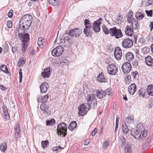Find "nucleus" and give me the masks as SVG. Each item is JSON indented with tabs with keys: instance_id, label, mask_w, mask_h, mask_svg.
Here are the masks:
<instances>
[{
	"instance_id": "f257e3e1",
	"label": "nucleus",
	"mask_w": 153,
	"mask_h": 153,
	"mask_svg": "<svg viewBox=\"0 0 153 153\" xmlns=\"http://www.w3.org/2000/svg\"><path fill=\"white\" fill-rule=\"evenodd\" d=\"M32 21V16L28 14L22 16L20 19L19 25L20 28L24 31H26L30 27Z\"/></svg>"
},
{
	"instance_id": "f03ea898",
	"label": "nucleus",
	"mask_w": 153,
	"mask_h": 153,
	"mask_svg": "<svg viewBox=\"0 0 153 153\" xmlns=\"http://www.w3.org/2000/svg\"><path fill=\"white\" fill-rule=\"evenodd\" d=\"M87 104L89 108H95L97 105V100L94 94H90L88 95L87 98Z\"/></svg>"
},
{
	"instance_id": "7ed1b4c3",
	"label": "nucleus",
	"mask_w": 153,
	"mask_h": 153,
	"mask_svg": "<svg viewBox=\"0 0 153 153\" xmlns=\"http://www.w3.org/2000/svg\"><path fill=\"white\" fill-rule=\"evenodd\" d=\"M67 125L65 123H61L58 125L57 132L58 135L63 134L65 136L67 134Z\"/></svg>"
},
{
	"instance_id": "20e7f679",
	"label": "nucleus",
	"mask_w": 153,
	"mask_h": 153,
	"mask_svg": "<svg viewBox=\"0 0 153 153\" xmlns=\"http://www.w3.org/2000/svg\"><path fill=\"white\" fill-rule=\"evenodd\" d=\"M110 35L111 36L115 37L116 39H119L123 36L122 32L120 29H118L116 27H114L110 28Z\"/></svg>"
},
{
	"instance_id": "39448f33",
	"label": "nucleus",
	"mask_w": 153,
	"mask_h": 153,
	"mask_svg": "<svg viewBox=\"0 0 153 153\" xmlns=\"http://www.w3.org/2000/svg\"><path fill=\"white\" fill-rule=\"evenodd\" d=\"M84 22L85 27L84 29L83 32L87 36H88L92 29L91 24L90 23V21L88 19H85Z\"/></svg>"
},
{
	"instance_id": "423d86ee",
	"label": "nucleus",
	"mask_w": 153,
	"mask_h": 153,
	"mask_svg": "<svg viewBox=\"0 0 153 153\" xmlns=\"http://www.w3.org/2000/svg\"><path fill=\"white\" fill-rule=\"evenodd\" d=\"M63 52V48L61 46H57L53 49L51 52L52 55L54 56H58L61 55Z\"/></svg>"
},
{
	"instance_id": "0eeeda50",
	"label": "nucleus",
	"mask_w": 153,
	"mask_h": 153,
	"mask_svg": "<svg viewBox=\"0 0 153 153\" xmlns=\"http://www.w3.org/2000/svg\"><path fill=\"white\" fill-rule=\"evenodd\" d=\"M133 40L128 38L124 39L122 42V47L125 48H131L133 45Z\"/></svg>"
},
{
	"instance_id": "6e6552de",
	"label": "nucleus",
	"mask_w": 153,
	"mask_h": 153,
	"mask_svg": "<svg viewBox=\"0 0 153 153\" xmlns=\"http://www.w3.org/2000/svg\"><path fill=\"white\" fill-rule=\"evenodd\" d=\"M108 73L110 75H115L118 71L117 67L114 64H112L108 66L107 68Z\"/></svg>"
},
{
	"instance_id": "1a4fd4ad",
	"label": "nucleus",
	"mask_w": 153,
	"mask_h": 153,
	"mask_svg": "<svg viewBox=\"0 0 153 153\" xmlns=\"http://www.w3.org/2000/svg\"><path fill=\"white\" fill-rule=\"evenodd\" d=\"M89 108H87L86 105L82 104L79 107H78V109L79 111L78 114L79 116H83L85 114L89 109Z\"/></svg>"
},
{
	"instance_id": "9d476101",
	"label": "nucleus",
	"mask_w": 153,
	"mask_h": 153,
	"mask_svg": "<svg viewBox=\"0 0 153 153\" xmlns=\"http://www.w3.org/2000/svg\"><path fill=\"white\" fill-rule=\"evenodd\" d=\"M102 19L100 18L95 21L93 24L92 29L96 33L100 31V25L101 24Z\"/></svg>"
},
{
	"instance_id": "9b49d317",
	"label": "nucleus",
	"mask_w": 153,
	"mask_h": 153,
	"mask_svg": "<svg viewBox=\"0 0 153 153\" xmlns=\"http://www.w3.org/2000/svg\"><path fill=\"white\" fill-rule=\"evenodd\" d=\"M131 64L128 62L124 63L121 67L122 70L125 74H127L131 71Z\"/></svg>"
},
{
	"instance_id": "f8f14e48",
	"label": "nucleus",
	"mask_w": 153,
	"mask_h": 153,
	"mask_svg": "<svg viewBox=\"0 0 153 153\" xmlns=\"http://www.w3.org/2000/svg\"><path fill=\"white\" fill-rule=\"evenodd\" d=\"M82 30L78 28H75L70 31L69 35L72 37H77L79 36L82 33Z\"/></svg>"
},
{
	"instance_id": "ddd939ff",
	"label": "nucleus",
	"mask_w": 153,
	"mask_h": 153,
	"mask_svg": "<svg viewBox=\"0 0 153 153\" xmlns=\"http://www.w3.org/2000/svg\"><path fill=\"white\" fill-rule=\"evenodd\" d=\"M122 52L119 47H116L114 51V55L115 59L117 60H120L122 57Z\"/></svg>"
},
{
	"instance_id": "4468645a",
	"label": "nucleus",
	"mask_w": 153,
	"mask_h": 153,
	"mask_svg": "<svg viewBox=\"0 0 153 153\" xmlns=\"http://www.w3.org/2000/svg\"><path fill=\"white\" fill-rule=\"evenodd\" d=\"M19 37L23 43H27L30 39L29 35L27 33H19Z\"/></svg>"
},
{
	"instance_id": "2eb2a0df",
	"label": "nucleus",
	"mask_w": 153,
	"mask_h": 153,
	"mask_svg": "<svg viewBox=\"0 0 153 153\" xmlns=\"http://www.w3.org/2000/svg\"><path fill=\"white\" fill-rule=\"evenodd\" d=\"M41 92L42 93H45L48 88V84L45 82H43L40 85Z\"/></svg>"
},
{
	"instance_id": "dca6fc26",
	"label": "nucleus",
	"mask_w": 153,
	"mask_h": 153,
	"mask_svg": "<svg viewBox=\"0 0 153 153\" xmlns=\"http://www.w3.org/2000/svg\"><path fill=\"white\" fill-rule=\"evenodd\" d=\"M50 69L49 68H47L44 70V71L42 73V76L44 78H48L51 75Z\"/></svg>"
},
{
	"instance_id": "f3484780",
	"label": "nucleus",
	"mask_w": 153,
	"mask_h": 153,
	"mask_svg": "<svg viewBox=\"0 0 153 153\" xmlns=\"http://www.w3.org/2000/svg\"><path fill=\"white\" fill-rule=\"evenodd\" d=\"M129 93L131 95H133L134 94L136 90V86L135 84L133 83L131 84L128 88Z\"/></svg>"
},
{
	"instance_id": "a211bd4d",
	"label": "nucleus",
	"mask_w": 153,
	"mask_h": 153,
	"mask_svg": "<svg viewBox=\"0 0 153 153\" xmlns=\"http://www.w3.org/2000/svg\"><path fill=\"white\" fill-rule=\"evenodd\" d=\"M133 29L131 26H127L125 30L126 34L128 36H131L134 32Z\"/></svg>"
},
{
	"instance_id": "6ab92c4d",
	"label": "nucleus",
	"mask_w": 153,
	"mask_h": 153,
	"mask_svg": "<svg viewBox=\"0 0 153 153\" xmlns=\"http://www.w3.org/2000/svg\"><path fill=\"white\" fill-rule=\"evenodd\" d=\"M105 92L102 90H101V91L97 90L96 91V96L97 98L102 99L104 98L106 95V94Z\"/></svg>"
},
{
	"instance_id": "aec40b11",
	"label": "nucleus",
	"mask_w": 153,
	"mask_h": 153,
	"mask_svg": "<svg viewBox=\"0 0 153 153\" xmlns=\"http://www.w3.org/2000/svg\"><path fill=\"white\" fill-rule=\"evenodd\" d=\"M3 114L5 120H8L10 118L8 110L6 106L4 105L2 107Z\"/></svg>"
},
{
	"instance_id": "412c9836",
	"label": "nucleus",
	"mask_w": 153,
	"mask_h": 153,
	"mask_svg": "<svg viewBox=\"0 0 153 153\" xmlns=\"http://www.w3.org/2000/svg\"><path fill=\"white\" fill-rule=\"evenodd\" d=\"M40 108L43 113H44L46 114H48L47 111L48 110L49 107L47 105V104L44 103H42L40 105Z\"/></svg>"
},
{
	"instance_id": "4be33fe9",
	"label": "nucleus",
	"mask_w": 153,
	"mask_h": 153,
	"mask_svg": "<svg viewBox=\"0 0 153 153\" xmlns=\"http://www.w3.org/2000/svg\"><path fill=\"white\" fill-rule=\"evenodd\" d=\"M125 58L126 61L131 62L134 59V56L131 52H128L125 55Z\"/></svg>"
},
{
	"instance_id": "5701e85b",
	"label": "nucleus",
	"mask_w": 153,
	"mask_h": 153,
	"mask_svg": "<svg viewBox=\"0 0 153 153\" xmlns=\"http://www.w3.org/2000/svg\"><path fill=\"white\" fill-rule=\"evenodd\" d=\"M97 80L101 82H107V79L104 77V75L102 72L99 74L97 77Z\"/></svg>"
},
{
	"instance_id": "b1692460",
	"label": "nucleus",
	"mask_w": 153,
	"mask_h": 153,
	"mask_svg": "<svg viewBox=\"0 0 153 153\" xmlns=\"http://www.w3.org/2000/svg\"><path fill=\"white\" fill-rule=\"evenodd\" d=\"M145 62L149 66H152L153 64V59L150 56H148L145 58Z\"/></svg>"
},
{
	"instance_id": "393cba45",
	"label": "nucleus",
	"mask_w": 153,
	"mask_h": 153,
	"mask_svg": "<svg viewBox=\"0 0 153 153\" xmlns=\"http://www.w3.org/2000/svg\"><path fill=\"white\" fill-rule=\"evenodd\" d=\"M77 126L76 122L73 121L71 122L68 127V128L71 131H73L76 127Z\"/></svg>"
},
{
	"instance_id": "a878e982",
	"label": "nucleus",
	"mask_w": 153,
	"mask_h": 153,
	"mask_svg": "<svg viewBox=\"0 0 153 153\" xmlns=\"http://www.w3.org/2000/svg\"><path fill=\"white\" fill-rule=\"evenodd\" d=\"M130 22H131L132 25L131 27L133 29L135 30L137 29L138 23L137 21H136L134 18H132V20Z\"/></svg>"
},
{
	"instance_id": "bb28decb",
	"label": "nucleus",
	"mask_w": 153,
	"mask_h": 153,
	"mask_svg": "<svg viewBox=\"0 0 153 153\" xmlns=\"http://www.w3.org/2000/svg\"><path fill=\"white\" fill-rule=\"evenodd\" d=\"M122 130L125 134H127L128 132V129L125 122L122 123Z\"/></svg>"
},
{
	"instance_id": "cd10ccee",
	"label": "nucleus",
	"mask_w": 153,
	"mask_h": 153,
	"mask_svg": "<svg viewBox=\"0 0 153 153\" xmlns=\"http://www.w3.org/2000/svg\"><path fill=\"white\" fill-rule=\"evenodd\" d=\"M147 93L150 95L153 96V85H149L147 88Z\"/></svg>"
},
{
	"instance_id": "c85d7f7f",
	"label": "nucleus",
	"mask_w": 153,
	"mask_h": 153,
	"mask_svg": "<svg viewBox=\"0 0 153 153\" xmlns=\"http://www.w3.org/2000/svg\"><path fill=\"white\" fill-rule=\"evenodd\" d=\"M49 97L48 95L47 94L42 97H41V100L40 101L39 98H37V101L38 102L44 103L47 101Z\"/></svg>"
},
{
	"instance_id": "c756f323",
	"label": "nucleus",
	"mask_w": 153,
	"mask_h": 153,
	"mask_svg": "<svg viewBox=\"0 0 153 153\" xmlns=\"http://www.w3.org/2000/svg\"><path fill=\"white\" fill-rule=\"evenodd\" d=\"M124 153H132L131 149L129 144H127L126 145L124 149Z\"/></svg>"
},
{
	"instance_id": "7c9ffc66",
	"label": "nucleus",
	"mask_w": 153,
	"mask_h": 153,
	"mask_svg": "<svg viewBox=\"0 0 153 153\" xmlns=\"http://www.w3.org/2000/svg\"><path fill=\"white\" fill-rule=\"evenodd\" d=\"M50 4L53 6H57L59 2V0H48Z\"/></svg>"
},
{
	"instance_id": "2f4dec72",
	"label": "nucleus",
	"mask_w": 153,
	"mask_h": 153,
	"mask_svg": "<svg viewBox=\"0 0 153 153\" xmlns=\"http://www.w3.org/2000/svg\"><path fill=\"white\" fill-rule=\"evenodd\" d=\"M44 42V39L43 37H40L39 38L38 41V44L39 47L42 48L43 47V43Z\"/></svg>"
},
{
	"instance_id": "473e14b6",
	"label": "nucleus",
	"mask_w": 153,
	"mask_h": 153,
	"mask_svg": "<svg viewBox=\"0 0 153 153\" xmlns=\"http://www.w3.org/2000/svg\"><path fill=\"white\" fill-rule=\"evenodd\" d=\"M133 13L132 11H129L127 17V21L128 22H130L132 20V18H134L133 17Z\"/></svg>"
},
{
	"instance_id": "72a5a7b5",
	"label": "nucleus",
	"mask_w": 153,
	"mask_h": 153,
	"mask_svg": "<svg viewBox=\"0 0 153 153\" xmlns=\"http://www.w3.org/2000/svg\"><path fill=\"white\" fill-rule=\"evenodd\" d=\"M55 120L54 119H51L49 120L46 121V123L47 126H52L55 123Z\"/></svg>"
},
{
	"instance_id": "f704fd0d",
	"label": "nucleus",
	"mask_w": 153,
	"mask_h": 153,
	"mask_svg": "<svg viewBox=\"0 0 153 153\" xmlns=\"http://www.w3.org/2000/svg\"><path fill=\"white\" fill-rule=\"evenodd\" d=\"M135 16L137 20L142 19L144 17L143 14L142 12H137L135 14Z\"/></svg>"
},
{
	"instance_id": "c9c22d12",
	"label": "nucleus",
	"mask_w": 153,
	"mask_h": 153,
	"mask_svg": "<svg viewBox=\"0 0 153 153\" xmlns=\"http://www.w3.org/2000/svg\"><path fill=\"white\" fill-rule=\"evenodd\" d=\"M119 138V143L122 146H123L125 143L126 140L125 138L123 136H121Z\"/></svg>"
},
{
	"instance_id": "e433bc0d",
	"label": "nucleus",
	"mask_w": 153,
	"mask_h": 153,
	"mask_svg": "<svg viewBox=\"0 0 153 153\" xmlns=\"http://www.w3.org/2000/svg\"><path fill=\"white\" fill-rule=\"evenodd\" d=\"M102 29L103 32L106 34H110L111 30L110 28L109 29L105 26H102Z\"/></svg>"
},
{
	"instance_id": "4c0bfd02",
	"label": "nucleus",
	"mask_w": 153,
	"mask_h": 153,
	"mask_svg": "<svg viewBox=\"0 0 153 153\" xmlns=\"http://www.w3.org/2000/svg\"><path fill=\"white\" fill-rule=\"evenodd\" d=\"M0 69L3 71L4 72L6 73H9V71L7 69V66L5 65H1L0 67Z\"/></svg>"
},
{
	"instance_id": "58836bf2",
	"label": "nucleus",
	"mask_w": 153,
	"mask_h": 153,
	"mask_svg": "<svg viewBox=\"0 0 153 153\" xmlns=\"http://www.w3.org/2000/svg\"><path fill=\"white\" fill-rule=\"evenodd\" d=\"M147 134L146 131L145 129L142 131L140 132V134L139 136L140 138L142 139L143 137H145Z\"/></svg>"
},
{
	"instance_id": "ea45409f",
	"label": "nucleus",
	"mask_w": 153,
	"mask_h": 153,
	"mask_svg": "<svg viewBox=\"0 0 153 153\" xmlns=\"http://www.w3.org/2000/svg\"><path fill=\"white\" fill-rule=\"evenodd\" d=\"M7 149V144L5 143H3L0 146V149L1 151L4 152Z\"/></svg>"
},
{
	"instance_id": "a19ab883",
	"label": "nucleus",
	"mask_w": 153,
	"mask_h": 153,
	"mask_svg": "<svg viewBox=\"0 0 153 153\" xmlns=\"http://www.w3.org/2000/svg\"><path fill=\"white\" fill-rule=\"evenodd\" d=\"M137 130L140 132L142 131L144 129L143 128V125L141 124H137Z\"/></svg>"
},
{
	"instance_id": "79ce46f5",
	"label": "nucleus",
	"mask_w": 153,
	"mask_h": 153,
	"mask_svg": "<svg viewBox=\"0 0 153 153\" xmlns=\"http://www.w3.org/2000/svg\"><path fill=\"white\" fill-rule=\"evenodd\" d=\"M27 47V43H23L22 44V52L24 53L26 52V49Z\"/></svg>"
},
{
	"instance_id": "37998d69",
	"label": "nucleus",
	"mask_w": 153,
	"mask_h": 153,
	"mask_svg": "<svg viewBox=\"0 0 153 153\" xmlns=\"http://www.w3.org/2000/svg\"><path fill=\"white\" fill-rule=\"evenodd\" d=\"M25 62V59L24 58L20 59L18 62V65L19 66H20L24 64Z\"/></svg>"
},
{
	"instance_id": "c03bdc74",
	"label": "nucleus",
	"mask_w": 153,
	"mask_h": 153,
	"mask_svg": "<svg viewBox=\"0 0 153 153\" xmlns=\"http://www.w3.org/2000/svg\"><path fill=\"white\" fill-rule=\"evenodd\" d=\"M149 48L146 47H144L142 50V52L144 54H146L148 53L149 52Z\"/></svg>"
},
{
	"instance_id": "a18cd8bd",
	"label": "nucleus",
	"mask_w": 153,
	"mask_h": 153,
	"mask_svg": "<svg viewBox=\"0 0 153 153\" xmlns=\"http://www.w3.org/2000/svg\"><path fill=\"white\" fill-rule=\"evenodd\" d=\"M48 144V142L47 140L42 141L41 143L42 146L44 149L46 147Z\"/></svg>"
},
{
	"instance_id": "49530a36",
	"label": "nucleus",
	"mask_w": 153,
	"mask_h": 153,
	"mask_svg": "<svg viewBox=\"0 0 153 153\" xmlns=\"http://www.w3.org/2000/svg\"><path fill=\"white\" fill-rule=\"evenodd\" d=\"M126 122L130 124L133 121V117H128L126 119Z\"/></svg>"
},
{
	"instance_id": "de8ad7c7",
	"label": "nucleus",
	"mask_w": 153,
	"mask_h": 153,
	"mask_svg": "<svg viewBox=\"0 0 153 153\" xmlns=\"http://www.w3.org/2000/svg\"><path fill=\"white\" fill-rule=\"evenodd\" d=\"M146 13L148 16H152V10H146Z\"/></svg>"
},
{
	"instance_id": "09e8293b",
	"label": "nucleus",
	"mask_w": 153,
	"mask_h": 153,
	"mask_svg": "<svg viewBox=\"0 0 153 153\" xmlns=\"http://www.w3.org/2000/svg\"><path fill=\"white\" fill-rule=\"evenodd\" d=\"M63 149V148H62L60 146H56L55 147H53L52 148V149L53 151H57L59 149Z\"/></svg>"
},
{
	"instance_id": "8fccbe9b",
	"label": "nucleus",
	"mask_w": 153,
	"mask_h": 153,
	"mask_svg": "<svg viewBox=\"0 0 153 153\" xmlns=\"http://www.w3.org/2000/svg\"><path fill=\"white\" fill-rule=\"evenodd\" d=\"M7 25L8 28H10L12 27V23L11 21H8L7 22Z\"/></svg>"
},
{
	"instance_id": "3c124183",
	"label": "nucleus",
	"mask_w": 153,
	"mask_h": 153,
	"mask_svg": "<svg viewBox=\"0 0 153 153\" xmlns=\"http://www.w3.org/2000/svg\"><path fill=\"white\" fill-rule=\"evenodd\" d=\"M153 0H146V5L147 6H148L150 5H152L153 2Z\"/></svg>"
},
{
	"instance_id": "603ef678",
	"label": "nucleus",
	"mask_w": 153,
	"mask_h": 153,
	"mask_svg": "<svg viewBox=\"0 0 153 153\" xmlns=\"http://www.w3.org/2000/svg\"><path fill=\"white\" fill-rule=\"evenodd\" d=\"M103 91L105 92V93L106 94V95H109L111 94V88H108L107 89Z\"/></svg>"
},
{
	"instance_id": "864d4df0",
	"label": "nucleus",
	"mask_w": 153,
	"mask_h": 153,
	"mask_svg": "<svg viewBox=\"0 0 153 153\" xmlns=\"http://www.w3.org/2000/svg\"><path fill=\"white\" fill-rule=\"evenodd\" d=\"M15 131L16 132H21L20 129L19 124H17L16 125Z\"/></svg>"
},
{
	"instance_id": "5fc2aeb1",
	"label": "nucleus",
	"mask_w": 153,
	"mask_h": 153,
	"mask_svg": "<svg viewBox=\"0 0 153 153\" xmlns=\"http://www.w3.org/2000/svg\"><path fill=\"white\" fill-rule=\"evenodd\" d=\"M21 134V132H15V137L16 138H17L20 137Z\"/></svg>"
},
{
	"instance_id": "6e6d98bb",
	"label": "nucleus",
	"mask_w": 153,
	"mask_h": 153,
	"mask_svg": "<svg viewBox=\"0 0 153 153\" xmlns=\"http://www.w3.org/2000/svg\"><path fill=\"white\" fill-rule=\"evenodd\" d=\"M13 12V10H11L8 13V16L9 18H11L12 17Z\"/></svg>"
},
{
	"instance_id": "4d7b16f0",
	"label": "nucleus",
	"mask_w": 153,
	"mask_h": 153,
	"mask_svg": "<svg viewBox=\"0 0 153 153\" xmlns=\"http://www.w3.org/2000/svg\"><path fill=\"white\" fill-rule=\"evenodd\" d=\"M137 74V71H136L135 72H133L131 73V75L133 76L134 79H135L136 78V75Z\"/></svg>"
},
{
	"instance_id": "13d9d810",
	"label": "nucleus",
	"mask_w": 153,
	"mask_h": 153,
	"mask_svg": "<svg viewBox=\"0 0 153 153\" xmlns=\"http://www.w3.org/2000/svg\"><path fill=\"white\" fill-rule=\"evenodd\" d=\"M0 89L3 91H5L7 89L6 87L2 85H0Z\"/></svg>"
},
{
	"instance_id": "bf43d9fd",
	"label": "nucleus",
	"mask_w": 153,
	"mask_h": 153,
	"mask_svg": "<svg viewBox=\"0 0 153 153\" xmlns=\"http://www.w3.org/2000/svg\"><path fill=\"white\" fill-rule=\"evenodd\" d=\"M109 142L107 141H105L104 143V147L105 148V149L107 148L108 146L109 145Z\"/></svg>"
},
{
	"instance_id": "052dcab7",
	"label": "nucleus",
	"mask_w": 153,
	"mask_h": 153,
	"mask_svg": "<svg viewBox=\"0 0 153 153\" xmlns=\"http://www.w3.org/2000/svg\"><path fill=\"white\" fill-rule=\"evenodd\" d=\"M97 131V129L96 128H95L93 131L91 132V134L92 136L94 135L96 133Z\"/></svg>"
},
{
	"instance_id": "680f3d73",
	"label": "nucleus",
	"mask_w": 153,
	"mask_h": 153,
	"mask_svg": "<svg viewBox=\"0 0 153 153\" xmlns=\"http://www.w3.org/2000/svg\"><path fill=\"white\" fill-rule=\"evenodd\" d=\"M90 143V140L89 139H87L85 140L84 145H88Z\"/></svg>"
},
{
	"instance_id": "e2e57ef3",
	"label": "nucleus",
	"mask_w": 153,
	"mask_h": 153,
	"mask_svg": "<svg viewBox=\"0 0 153 153\" xmlns=\"http://www.w3.org/2000/svg\"><path fill=\"white\" fill-rule=\"evenodd\" d=\"M17 50V48L16 47H13L12 48V51L13 53H16Z\"/></svg>"
},
{
	"instance_id": "0e129e2a",
	"label": "nucleus",
	"mask_w": 153,
	"mask_h": 153,
	"mask_svg": "<svg viewBox=\"0 0 153 153\" xmlns=\"http://www.w3.org/2000/svg\"><path fill=\"white\" fill-rule=\"evenodd\" d=\"M151 138V137H148L146 141V143H147V144L148 145H149L150 143Z\"/></svg>"
},
{
	"instance_id": "69168bd1",
	"label": "nucleus",
	"mask_w": 153,
	"mask_h": 153,
	"mask_svg": "<svg viewBox=\"0 0 153 153\" xmlns=\"http://www.w3.org/2000/svg\"><path fill=\"white\" fill-rule=\"evenodd\" d=\"M139 42L141 43H143L145 42V40L143 38H141L139 39Z\"/></svg>"
},
{
	"instance_id": "338daca9",
	"label": "nucleus",
	"mask_w": 153,
	"mask_h": 153,
	"mask_svg": "<svg viewBox=\"0 0 153 153\" xmlns=\"http://www.w3.org/2000/svg\"><path fill=\"white\" fill-rule=\"evenodd\" d=\"M151 27L150 30H152L153 28V21L150 22V24L149 25Z\"/></svg>"
},
{
	"instance_id": "774afa93",
	"label": "nucleus",
	"mask_w": 153,
	"mask_h": 153,
	"mask_svg": "<svg viewBox=\"0 0 153 153\" xmlns=\"http://www.w3.org/2000/svg\"><path fill=\"white\" fill-rule=\"evenodd\" d=\"M140 132L137 129H136L135 132V134H136V135H138L140 134Z\"/></svg>"
}]
</instances>
